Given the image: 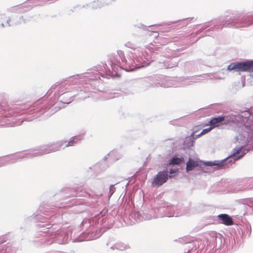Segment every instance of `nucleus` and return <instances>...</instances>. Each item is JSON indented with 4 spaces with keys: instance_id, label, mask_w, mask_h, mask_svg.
I'll list each match as a JSON object with an SVG mask.
<instances>
[{
    "instance_id": "obj_1",
    "label": "nucleus",
    "mask_w": 253,
    "mask_h": 253,
    "mask_svg": "<svg viewBox=\"0 0 253 253\" xmlns=\"http://www.w3.org/2000/svg\"><path fill=\"white\" fill-rule=\"evenodd\" d=\"M117 76V73L112 69L110 66L109 67L106 64L102 66L98 65L90 70L89 72L70 77L66 83H57L52 85L47 93L49 94L55 91L53 100H57L55 103L52 100L49 102L46 101H38L30 108L23 109L22 107L11 108L2 103L0 104V127L19 126L24 120L28 122L32 121L44 114L45 117H49L60 108L58 106L60 103H71L75 94L71 93V89L66 87L65 84L75 85L80 84L82 85L80 87L81 88L80 90L87 92L90 88L95 87V82L100 77L109 78Z\"/></svg>"
},
{
    "instance_id": "obj_2",
    "label": "nucleus",
    "mask_w": 253,
    "mask_h": 253,
    "mask_svg": "<svg viewBox=\"0 0 253 253\" xmlns=\"http://www.w3.org/2000/svg\"><path fill=\"white\" fill-rule=\"evenodd\" d=\"M164 49V46L158 47L157 45L150 44L144 50L138 49L133 52H129L126 57L123 51L118 50L116 53L109 55L108 65L117 73L118 76L119 71L121 69L132 71L148 66L155 60L156 55L160 64V68L169 69L177 66L178 60L171 58L173 55L170 50L167 53L163 51L162 54H159V52L162 51Z\"/></svg>"
},
{
    "instance_id": "obj_3",
    "label": "nucleus",
    "mask_w": 253,
    "mask_h": 253,
    "mask_svg": "<svg viewBox=\"0 0 253 253\" xmlns=\"http://www.w3.org/2000/svg\"><path fill=\"white\" fill-rule=\"evenodd\" d=\"M103 185L101 181H96L89 188L90 190L92 192V193L87 192L83 188L79 187L75 191H73L70 188H66L62 190L57 196L58 197L62 198L64 200L66 199L67 198L71 196H75L76 197H93V196L98 197L102 195L101 189ZM84 203V202L83 199L76 198L65 202L63 205L59 206L58 207L61 208L70 207L72 208L70 211L73 212L74 213H79L83 212L84 209L79 208L78 206L83 205ZM62 204V203H61V205Z\"/></svg>"
},
{
    "instance_id": "obj_4",
    "label": "nucleus",
    "mask_w": 253,
    "mask_h": 253,
    "mask_svg": "<svg viewBox=\"0 0 253 253\" xmlns=\"http://www.w3.org/2000/svg\"><path fill=\"white\" fill-rule=\"evenodd\" d=\"M207 75H199L192 77L191 78L183 79L182 83H179L181 79H174L171 77H164L162 75H155L145 79L143 81V84L146 89L148 87H178L192 84L195 83L201 82L206 79Z\"/></svg>"
},
{
    "instance_id": "obj_5",
    "label": "nucleus",
    "mask_w": 253,
    "mask_h": 253,
    "mask_svg": "<svg viewBox=\"0 0 253 253\" xmlns=\"http://www.w3.org/2000/svg\"><path fill=\"white\" fill-rule=\"evenodd\" d=\"M104 218L102 216L94 217L92 218L84 219L81 224V228L84 231L77 237H71L73 242H79L84 241L95 240L101 235V230L98 231L99 226L103 223Z\"/></svg>"
},
{
    "instance_id": "obj_6",
    "label": "nucleus",
    "mask_w": 253,
    "mask_h": 253,
    "mask_svg": "<svg viewBox=\"0 0 253 253\" xmlns=\"http://www.w3.org/2000/svg\"><path fill=\"white\" fill-rule=\"evenodd\" d=\"M212 27L206 32V36H211L209 34L210 30H220L223 27H232L235 28H243L250 26L253 24V14H239L232 16L230 18L226 17L224 20H218L214 22Z\"/></svg>"
},
{
    "instance_id": "obj_7",
    "label": "nucleus",
    "mask_w": 253,
    "mask_h": 253,
    "mask_svg": "<svg viewBox=\"0 0 253 253\" xmlns=\"http://www.w3.org/2000/svg\"><path fill=\"white\" fill-rule=\"evenodd\" d=\"M50 144L41 146L39 149L28 152L17 154L7 157L0 158V167L16 163L23 158H31L52 153Z\"/></svg>"
},
{
    "instance_id": "obj_8",
    "label": "nucleus",
    "mask_w": 253,
    "mask_h": 253,
    "mask_svg": "<svg viewBox=\"0 0 253 253\" xmlns=\"http://www.w3.org/2000/svg\"><path fill=\"white\" fill-rule=\"evenodd\" d=\"M150 212L152 213L153 218L164 217H178L182 215L183 212L177 207L168 202L160 201L157 207H153Z\"/></svg>"
},
{
    "instance_id": "obj_9",
    "label": "nucleus",
    "mask_w": 253,
    "mask_h": 253,
    "mask_svg": "<svg viewBox=\"0 0 253 253\" xmlns=\"http://www.w3.org/2000/svg\"><path fill=\"white\" fill-rule=\"evenodd\" d=\"M242 149V147L234 148L232 150V154L226 158L220 161H207L205 162L204 165L205 166L210 167L216 166V168L218 169L222 167H224L228 164L234 163L236 161L243 157L247 153L248 151L243 152L240 156H238L237 155Z\"/></svg>"
},
{
    "instance_id": "obj_10",
    "label": "nucleus",
    "mask_w": 253,
    "mask_h": 253,
    "mask_svg": "<svg viewBox=\"0 0 253 253\" xmlns=\"http://www.w3.org/2000/svg\"><path fill=\"white\" fill-rule=\"evenodd\" d=\"M54 229L47 227L45 229L40 230L41 235L44 236L50 237L52 239L55 238L54 241L59 244H63L67 243L69 240V235L64 229H58L54 231Z\"/></svg>"
},
{
    "instance_id": "obj_11",
    "label": "nucleus",
    "mask_w": 253,
    "mask_h": 253,
    "mask_svg": "<svg viewBox=\"0 0 253 253\" xmlns=\"http://www.w3.org/2000/svg\"><path fill=\"white\" fill-rule=\"evenodd\" d=\"M43 214H39L38 217L41 223L39 224V226L41 227L49 226L50 224L53 225L60 221L62 219L60 213L55 214L53 211H44Z\"/></svg>"
},
{
    "instance_id": "obj_12",
    "label": "nucleus",
    "mask_w": 253,
    "mask_h": 253,
    "mask_svg": "<svg viewBox=\"0 0 253 253\" xmlns=\"http://www.w3.org/2000/svg\"><path fill=\"white\" fill-rule=\"evenodd\" d=\"M227 70L238 72H249L250 76L253 78V60L231 63L228 66Z\"/></svg>"
},
{
    "instance_id": "obj_13",
    "label": "nucleus",
    "mask_w": 253,
    "mask_h": 253,
    "mask_svg": "<svg viewBox=\"0 0 253 253\" xmlns=\"http://www.w3.org/2000/svg\"><path fill=\"white\" fill-rule=\"evenodd\" d=\"M152 213L149 211V213H144L142 211H137L134 210L129 215V219L131 220V224L134 223L135 222H140L143 220H150L153 218L152 216Z\"/></svg>"
},
{
    "instance_id": "obj_14",
    "label": "nucleus",
    "mask_w": 253,
    "mask_h": 253,
    "mask_svg": "<svg viewBox=\"0 0 253 253\" xmlns=\"http://www.w3.org/2000/svg\"><path fill=\"white\" fill-rule=\"evenodd\" d=\"M168 170H163L159 171L153 177L152 180V185L154 187H159L166 183L169 177L171 176L169 175Z\"/></svg>"
},
{
    "instance_id": "obj_15",
    "label": "nucleus",
    "mask_w": 253,
    "mask_h": 253,
    "mask_svg": "<svg viewBox=\"0 0 253 253\" xmlns=\"http://www.w3.org/2000/svg\"><path fill=\"white\" fill-rule=\"evenodd\" d=\"M252 189H253V178H247L236 185L235 192H242Z\"/></svg>"
},
{
    "instance_id": "obj_16",
    "label": "nucleus",
    "mask_w": 253,
    "mask_h": 253,
    "mask_svg": "<svg viewBox=\"0 0 253 253\" xmlns=\"http://www.w3.org/2000/svg\"><path fill=\"white\" fill-rule=\"evenodd\" d=\"M106 245L113 250H117L120 251H123L129 248V246L128 245H126L122 242H119L114 243L112 238L109 239V240L107 242Z\"/></svg>"
},
{
    "instance_id": "obj_17",
    "label": "nucleus",
    "mask_w": 253,
    "mask_h": 253,
    "mask_svg": "<svg viewBox=\"0 0 253 253\" xmlns=\"http://www.w3.org/2000/svg\"><path fill=\"white\" fill-rule=\"evenodd\" d=\"M116 0H105L103 2L98 0H95L87 4L86 6L92 9H96L97 8H102L106 5H109L111 4L112 2Z\"/></svg>"
},
{
    "instance_id": "obj_18",
    "label": "nucleus",
    "mask_w": 253,
    "mask_h": 253,
    "mask_svg": "<svg viewBox=\"0 0 253 253\" xmlns=\"http://www.w3.org/2000/svg\"><path fill=\"white\" fill-rule=\"evenodd\" d=\"M241 116H239V113L237 112H233L230 113L229 114L224 116V123L225 124H230V123H240Z\"/></svg>"
},
{
    "instance_id": "obj_19",
    "label": "nucleus",
    "mask_w": 253,
    "mask_h": 253,
    "mask_svg": "<svg viewBox=\"0 0 253 253\" xmlns=\"http://www.w3.org/2000/svg\"><path fill=\"white\" fill-rule=\"evenodd\" d=\"M217 218L220 223L223 224L226 226H230L234 224V221L232 218L227 214H220L217 216Z\"/></svg>"
},
{
    "instance_id": "obj_20",
    "label": "nucleus",
    "mask_w": 253,
    "mask_h": 253,
    "mask_svg": "<svg viewBox=\"0 0 253 253\" xmlns=\"http://www.w3.org/2000/svg\"><path fill=\"white\" fill-rule=\"evenodd\" d=\"M6 241L4 237H0V253H5L10 252L11 253H15V250L12 249L10 246L7 245H1Z\"/></svg>"
},
{
    "instance_id": "obj_21",
    "label": "nucleus",
    "mask_w": 253,
    "mask_h": 253,
    "mask_svg": "<svg viewBox=\"0 0 253 253\" xmlns=\"http://www.w3.org/2000/svg\"><path fill=\"white\" fill-rule=\"evenodd\" d=\"M83 139L84 137L82 135L73 136L70 138V140L67 143H65L66 144L64 145V147L65 148L69 146H74Z\"/></svg>"
},
{
    "instance_id": "obj_22",
    "label": "nucleus",
    "mask_w": 253,
    "mask_h": 253,
    "mask_svg": "<svg viewBox=\"0 0 253 253\" xmlns=\"http://www.w3.org/2000/svg\"><path fill=\"white\" fill-rule=\"evenodd\" d=\"M251 109H252V108ZM252 115H253L252 110L251 111H242L240 113H239V116H241V117H240L241 124H242L245 123V122L249 119Z\"/></svg>"
},
{
    "instance_id": "obj_23",
    "label": "nucleus",
    "mask_w": 253,
    "mask_h": 253,
    "mask_svg": "<svg viewBox=\"0 0 253 253\" xmlns=\"http://www.w3.org/2000/svg\"><path fill=\"white\" fill-rule=\"evenodd\" d=\"M64 143H66V141H64L63 140L57 141L56 142H54L50 144L51 151L52 152L59 151L61 149L65 148L64 147Z\"/></svg>"
},
{
    "instance_id": "obj_24",
    "label": "nucleus",
    "mask_w": 253,
    "mask_h": 253,
    "mask_svg": "<svg viewBox=\"0 0 253 253\" xmlns=\"http://www.w3.org/2000/svg\"><path fill=\"white\" fill-rule=\"evenodd\" d=\"M199 163L198 161L192 159L191 158H189L188 161L186 164V170L189 171L193 170L195 168L198 167Z\"/></svg>"
},
{
    "instance_id": "obj_25",
    "label": "nucleus",
    "mask_w": 253,
    "mask_h": 253,
    "mask_svg": "<svg viewBox=\"0 0 253 253\" xmlns=\"http://www.w3.org/2000/svg\"><path fill=\"white\" fill-rule=\"evenodd\" d=\"M29 19H24L23 18V17H20L19 18L18 20H16L15 19H14L13 20V25H17V24H20L22 22H24L25 23L26 21H27L28 20H29ZM11 21V19L10 18H9L7 21H6V25L8 27H10L11 26H12L13 24H10V22Z\"/></svg>"
},
{
    "instance_id": "obj_26",
    "label": "nucleus",
    "mask_w": 253,
    "mask_h": 253,
    "mask_svg": "<svg viewBox=\"0 0 253 253\" xmlns=\"http://www.w3.org/2000/svg\"><path fill=\"white\" fill-rule=\"evenodd\" d=\"M222 121H224V116H220L216 118H213L211 120L209 123H210L211 125L213 127H214L216 126L215 125L216 124Z\"/></svg>"
},
{
    "instance_id": "obj_27",
    "label": "nucleus",
    "mask_w": 253,
    "mask_h": 253,
    "mask_svg": "<svg viewBox=\"0 0 253 253\" xmlns=\"http://www.w3.org/2000/svg\"><path fill=\"white\" fill-rule=\"evenodd\" d=\"M184 162L183 157H173L170 161L169 164L172 165H179Z\"/></svg>"
},
{
    "instance_id": "obj_28",
    "label": "nucleus",
    "mask_w": 253,
    "mask_h": 253,
    "mask_svg": "<svg viewBox=\"0 0 253 253\" xmlns=\"http://www.w3.org/2000/svg\"><path fill=\"white\" fill-rule=\"evenodd\" d=\"M193 137L191 136L187 137L185 140L184 141V146L187 148H190L193 146L194 141Z\"/></svg>"
},
{
    "instance_id": "obj_29",
    "label": "nucleus",
    "mask_w": 253,
    "mask_h": 253,
    "mask_svg": "<svg viewBox=\"0 0 253 253\" xmlns=\"http://www.w3.org/2000/svg\"><path fill=\"white\" fill-rule=\"evenodd\" d=\"M24 7H27V6L26 4H25L24 6L22 5H18V6H15L13 7H12L10 8V11L11 12H14L15 11H18L19 12H23L27 10V9L24 10Z\"/></svg>"
},
{
    "instance_id": "obj_30",
    "label": "nucleus",
    "mask_w": 253,
    "mask_h": 253,
    "mask_svg": "<svg viewBox=\"0 0 253 253\" xmlns=\"http://www.w3.org/2000/svg\"><path fill=\"white\" fill-rule=\"evenodd\" d=\"M116 153H117V152L116 151H111L107 155L105 156L104 159L106 160L108 158H109L112 161H115L118 160L119 159V158H116L114 157Z\"/></svg>"
},
{
    "instance_id": "obj_31",
    "label": "nucleus",
    "mask_w": 253,
    "mask_h": 253,
    "mask_svg": "<svg viewBox=\"0 0 253 253\" xmlns=\"http://www.w3.org/2000/svg\"><path fill=\"white\" fill-rule=\"evenodd\" d=\"M213 127H212L211 126L208 127V128H205V129H204L202 132L199 134L198 135H197L196 137V138H198L199 136L203 135V134H206L207 133H208V132H209L212 128Z\"/></svg>"
},
{
    "instance_id": "obj_32",
    "label": "nucleus",
    "mask_w": 253,
    "mask_h": 253,
    "mask_svg": "<svg viewBox=\"0 0 253 253\" xmlns=\"http://www.w3.org/2000/svg\"><path fill=\"white\" fill-rule=\"evenodd\" d=\"M243 137L244 138H247V139H248V138H251V136L249 134H246L245 133H243L241 134H240L239 136H237L235 138L236 139L237 141L239 139V137H240L241 139L242 137Z\"/></svg>"
},
{
    "instance_id": "obj_33",
    "label": "nucleus",
    "mask_w": 253,
    "mask_h": 253,
    "mask_svg": "<svg viewBox=\"0 0 253 253\" xmlns=\"http://www.w3.org/2000/svg\"><path fill=\"white\" fill-rule=\"evenodd\" d=\"M125 46L127 47H128V48H130L131 49H135V46H136L133 43H132L130 42H126L125 43Z\"/></svg>"
},
{
    "instance_id": "obj_34",
    "label": "nucleus",
    "mask_w": 253,
    "mask_h": 253,
    "mask_svg": "<svg viewBox=\"0 0 253 253\" xmlns=\"http://www.w3.org/2000/svg\"><path fill=\"white\" fill-rule=\"evenodd\" d=\"M239 147H242V150L241 151H240V153L237 155L238 156H240L242 154L243 152H246V151H248V152L251 149H253V147H251V148H248L246 149L245 147H244L243 146L236 147L235 148H239Z\"/></svg>"
},
{
    "instance_id": "obj_35",
    "label": "nucleus",
    "mask_w": 253,
    "mask_h": 253,
    "mask_svg": "<svg viewBox=\"0 0 253 253\" xmlns=\"http://www.w3.org/2000/svg\"><path fill=\"white\" fill-rule=\"evenodd\" d=\"M247 205H248L250 207L253 208V199H248L246 200V203Z\"/></svg>"
},
{
    "instance_id": "obj_36",
    "label": "nucleus",
    "mask_w": 253,
    "mask_h": 253,
    "mask_svg": "<svg viewBox=\"0 0 253 253\" xmlns=\"http://www.w3.org/2000/svg\"><path fill=\"white\" fill-rule=\"evenodd\" d=\"M116 191V188L114 187V185H111L109 189V193L110 195V196L112 195V194L115 192Z\"/></svg>"
},
{
    "instance_id": "obj_37",
    "label": "nucleus",
    "mask_w": 253,
    "mask_h": 253,
    "mask_svg": "<svg viewBox=\"0 0 253 253\" xmlns=\"http://www.w3.org/2000/svg\"><path fill=\"white\" fill-rule=\"evenodd\" d=\"M107 95H108V96L105 97V99H112V98H113L116 97L115 93H110L107 94Z\"/></svg>"
},
{
    "instance_id": "obj_38",
    "label": "nucleus",
    "mask_w": 253,
    "mask_h": 253,
    "mask_svg": "<svg viewBox=\"0 0 253 253\" xmlns=\"http://www.w3.org/2000/svg\"><path fill=\"white\" fill-rule=\"evenodd\" d=\"M246 229L248 231V232L247 233L248 236H249L251 234V227L250 225H246Z\"/></svg>"
},
{
    "instance_id": "obj_39",
    "label": "nucleus",
    "mask_w": 253,
    "mask_h": 253,
    "mask_svg": "<svg viewBox=\"0 0 253 253\" xmlns=\"http://www.w3.org/2000/svg\"><path fill=\"white\" fill-rule=\"evenodd\" d=\"M209 25L207 24V23H206L202 27V30H204L206 28H207Z\"/></svg>"
},
{
    "instance_id": "obj_40",
    "label": "nucleus",
    "mask_w": 253,
    "mask_h": 253,
    "mask_svg": "<svg viewBox=\"0 0 253 253\" xmlns=\"http://www.w3.org/2000/svg\"><path fill=\"white\" fill-rule=\"evenodd\" d=\"M176 171V170L175 169H171L170 170V171H169V173H174Z\"/></svg>"
},
{
    "instance_id": "obj_41",
    "label": "nucleus",
    "mask_w": 253,
    "mask_h": 253,
    "mask_svg": "<svg viewBox=\"0 0 253 253\" xmlns=\"http://www.w3.org/2000/svg\"><path fill=\"white\" fill-rule=\"evenodd\" d=\"M46 253H62L58 252V251H53V252H47Z\"/></svg>"
},
{
    "instance_id": "obj_42",
    "label": "nucleus",
    "mask_w": 253,
    "mask_h": 253,
    "mask_svg": "<svg viewBox=\"0 0 253 253\" xmlns=\"http://www.w3.org/2000/svg\"><path fill=\"white\" fill-rule=\"evenodd\" d=\"M1 26L2 27H4V26L3 23H1Z\"/></svg>"
},
{
    "instance_id": "obj_43",
    "label": "nucleus",
    "mask_w": 253,
    "mask_h": 253,
    "mask_svg": "<svg viewBox=\"0 0 253 253\" xmlns=\"http://www.w3.org/2000/svg\"><path fill=\"white\" fill-rule=\"evenodd\" d=\"M41 4H35V5H34V6L40 5H41Z\"/></svg>"
},
{
    "instance_id": "obj_44",
    "label": "nucleus",
    "mask_w": 253,
    "mask_h": 253,
    "mask_svg": "<svg viewBox=\"0 0 253 253\" xmlns=\"http://www.w3.org/2000/svg\"><path fill=\"white\" fill-rule=\"evenodd\" d=\"M245 128L246 129H248L246 126H245Z\"/></svg>"
}]
</instances>
